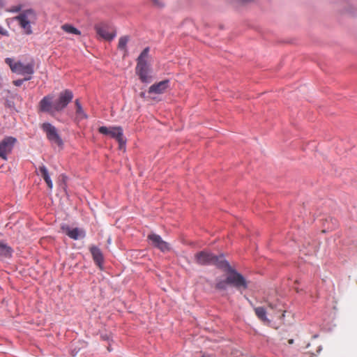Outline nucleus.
I'll use <instances>...</instances> for the list:
<instances>
[{"mask_svg": "<svg viewBox=\"0 0 357 357\" xmlns=\"http://www.w3.org/2000/svg\"><path fill=\"white\" fill-rule=\"evenodd\" d=\"M149 47L144 48L137 59L136 74L143 83H150L152 81L153 70L149 61Z\"/></svg>", "mask_w": 357, "mask_h": 357, "instance_id": "f257e3e1", "label": "nucleus"}, {"mask_svg": "<svg viewBox=\"0 0 357 357\" xmlns=\"http://www.w3.org/2000/svg\"><path fill=\"white\" fill-rule=\"evenodd\" d=\"M13 20L17 22L24 33L31 35L33 33L32 25L36 24L38 15L33 9L29 8L20 12L13 17Z\"/></svg>", "mask_w": 357, "mask_h": 357, "instance_id": "f03ea898", "label": "nucleus"}, {"mask_svg": "<svg viewBox=\"0 0 357 357\" xmlns=\"http://www.w3.org/2000/svg\"><path fill=\"white\" fill-rule=\"evenodd\" d=\"M219 268L229 273L227 277V281L229 282V284L232 285L239 290L247 289L248 284L244 277L231 268L227 260L225 262L219 265Z\"/></svg>", "mask_w": 357, "mask_h": 357, "instance_id": "7ed1b4c3", "label": "nucleus"}, {"mask_svg": "<svg viewBox=\"0 0 357 357\" xmlns=\"http://www.w3.org/2000/svg\"><path fill=\"white\" fill-rule=\"evenodd\" d=\"M195 262L201 266L215 265L219 268V265L225 262L226 260L224 255H215L211 252L206 250L200 251L195 255Z\"/></svg>", "mask_w": 357, "mask_h": 357, "instance_id": "20e7f679", "label": "nucleus"}, {"mask_svg": "<svg viewBox=\"0 0 357 357\" xmlns=\"http://www.w3.org/2000/svg\"><path fill=\"white\" fill-rule=\"evenodd\" d=\"M41 129L46 134L47 139L52 145L62 148L63 142L55 126L50 123H43L41 125Z\"/></svg>", "mask_w": 357, "mask_h": 357, "instance_id": "39448f33", "label": "nucleus"}, {"mask_svg": "<svg viewBox=\"0 0 357 357\" xmlns=\"http://www.w3.org/2000/svg\"><path fill=\"white\" fill-rule=\"evenodd\" d=\"M100 133L104 135L110 136L116 139L119 144V148L121 149L126 145V140L123 138V129L120 126L106 127L101 126L98 128Z\"/></svg>", "mask_w": 357, "mask_h": 357, "instance_id": "423d86ee", "label": "nucleus"}, {"mask_svg": "<svg viewBox=\"0 0 357 357\" xmlns=\"http://www.w3.org/2000/svg\"><path fill=\"white\" fill-rule=\"evenodd\" d=\"M97 34L105 40L111 41L116 36L115 28L108 24H101L95 26Z\"/></svg>", "mask_w": 357, "mask_h": 357, "instance_id": "0eeeda50", "label": "nucleus"}, {"mask_svg": "<svg viewBox=\"0 0 357 357\" xmlns=\"http://www.w3.org/2000/svg\"><path fill=\"white\" fill-rule=\"evenodd\" d=\"M73 94L69 90H65L59 94V98L53 102V109L55 112L63 110L73 100Z\"/></svg>", "mask_w": 357, "mask_h": 357, "instance_id": "6e6552de", "label": "nucleus"}, {"mask_svg": "<svg viewBox=\"0 0 357 357\" xmlns=\"http://www.w3.org/2000/svg\"><path fill=\"white\" fill-rule=\"evenodd\" d=\"M17 139L13 137H6L0 142V157L7 160V155L11 153Z\"/></svg>", "mask_w": 357, "mask_h": 357, "instance_id": "1a4fd4ad", "label": "nucleus"}, {"mask_svg": "<svg viewBox=\"0 0 357 357\" xmlns=\"http://www.w3.org/2000/svg\"><path fill=\"white\" fill-rule=\"evenodd\" d=\"M12 71L18 75H31L34 73V63L32 61L24 64L20 61L15 62L12 67Z\"/></svg>", "mask_w": 357, "mask_h": 357, "instance_id": "9d476101", "label": "nucleus"}, {"mask_svg": "<svg viewBox=\"0 0 357 357\" xmlns=\"http://www.w3.org/2000/svg\"><path fill=\"white\" fill-rule=\"evenodd\" d=\"M147 238L151 242V244L159 249L161 252H165L170 250L169 244L163 241L160 235L151 233L148 235Z\"/></svg>", "mask_w": 357, "mask_h": 357, "instance_id": "9b49d317", "label": "nucleus"}, {"mask_svg": "<svg viewBox=\"0 0 357 357\" xmlns=\"http://www.w3.org/2000/svg\"><path fill=\"white\" fill-rule=\"evenodd\" d=\"M62 229L66 235L74 240L84 238L86 236L84 230L77 227L70 228L69 226H63Z\"/></svg>", "mask_w": 357, "mask_h": 357, "instance_id": "f8f14e48", "label": "nucleus"}, {"mask_svg": "<svg viewBox=\"0 0 357 357\" xmlns=\"http://www.w3.org/2000/svg\"><path fill=\"white\" fill-rule=\"evenodd\" d=\"M169 81L168 79L162 80L151 85L149 87L148 92L149 93L161 94L169 87Z\"/></svg>", "mask_w": 357, "mask_h": 357, "instance_id": "ddd939ff", "label": "nucleus"}, {"mask_svg": "<svg viewBox=\"0 0 357 357\" xmlns=\"http://www.w3.org/2000/svg\"><path fill=\"white\" fill-rule=\"evenodd\" d=\"M40 110L53 114L55 111L53 109L52 96H45L40 102Z\"/></svg>", "mask_w": 357, "mask_h": 357, "instance_id": "4468645a", "label": "nucleus"}, {"mask_svg": "<svg viewBox=\"0 0 357 357\" xmlns=\"http://www.w3.org/2000/svg\"><path fill=\"white\" fill-rule=\"evenodd\" d=\"M37 170H38L37 174L38 175H40L43 178V179L45 180V183H47L48 188L50 189H52L53 187V183L50 178V174H49L47 167L44 165H42L39 166V167L37 169Z\"/></svg>", "mask_w": 357, "mask_h": 357, "instance_id": "2eb2a0df", "label": "nucleus"}, {"mask_svg": "<svg viewBox=\"0 0 357 357\" xmlns=\"http://www.w3.org/2000/svg\"><path fill=\"white\" fill-rule=\"evenodd\" d=\"M90 250L94 261L98 266H100L103 262V256L102 252L96 246L91 247Z\"/></svg>", "mask_w": 357, "mask_h": 357, "instance_id": "dca6fc26", "label": "nucleus"}, {"mask_svg": "<svg viewBox=\"0 0 357 357\" xmlns=\"http://www.w3.org/2000/svg\"><path fill=\"white\" fill-rule=\"evenodd\" d=\"M129 40L130 37L128 36H121L119 40L118 49L123 52V56H126L128 54L127 44Z\"/></svg>", "mask_w": 357, "mask_h": 357, "instance_id": "f3484780", "label": "nucleus"}, {"mask_svg": "<svg viewBox=\"0 0 357 357\" xmlns=\"http://www.w3.org/2000/svg\"><path fill=\"white\" fill-rule=\"evenodd\" d=\"M257 317L264 323H270V320L266 317V311L263 307H257L255 308Z\"/></svg>", "mask_w": 357, "mask_h": 357, "instance_id": "a211bd4d", "label": "nucleus"}, {"mask_svg": "<svg viewBox=\"0 0 357 357\" xmlns=\"http://www.w3.org/2000/svg\"><path fill=\"white\" fill-rule=\"evenodd\" d=\"M75 106H76V117L79 120H82L84 119H87L88 116L84 111L79 100H75Z\"/></svg>", "mask_w": 357, "mask_h": 357, "instance_id": "6ab92c4d", "label": "nucleus"}, {"mask_svg": "<svg viewBox=\"0 0 357 357\" xmlns=\"http://www.w3.org/2000/svg\"><path fill=\"white\" fill-rule=\"evenodd\" d=\"M12 249L6 243L0 241V255L3 257H10Z\"/></svg>", "mask_w": 357, "mask_h": 357, "instance_id": "aec40b11", "label": "nucleus"}, {"mask_svg": "<svg viewBox=\"0 0 357 357\" xmlns=\"http://www.w3.org/2000/svg\"><path fill=\"white\" fill-rule=\"evenodd\" d=\"M265 302L267 303V305L271 309L277 310L279 311L282 310V305L278 300L273 301L271 299V298H267Z\"/></svg>", "mask_w": 357, "mask_h": 357, "instance_id": "412c9836", "label": "nucleus"}, {"mask_svg": "<svg viewBox=\"0 0 357 357\" xmlns=\"http://www.w3.org/2000/svg\"><path fill=\"white\" fill-rule=\"evenodd\" d=\"M61 28L63 31L75 35H79L81 33L77 29L70 24H63Z\"/></svg>", "mask_w": 357, "mask_h": 357, "instance_id": "4be33fe9", "label": "nucleus"}, {"mask_svg": "<svg viewBox=\"0 0 357 357\" xmlns=\"http://www.w3.org/2000/svg\"><path fill=\"white\" fill-rule=\"evenodd\" d=\"M227 284L229 282L227 281V278L225 280L216 279V284L215 287L220 290H225L227 289Z\"/></svg>", "mask_w": 357, "mask_h": 357, "instance_id": "5701e85b", "label": "nucleus"}, {"mask_svg": "<svg viewBox=\"0 0 357 357\" xmlns=\"http://www.w3.org/2000/svg\"><path fill=\"white\" fill-rule=\"evenodd\" d=\"M21 10H22V6L16 5V6H13L11 7H10L9 8H8L7 11L14 13H20V12H22Z\"/></svg>", "mask_w": 357, "mask_h": 357, "instance_id": "b1692460", "label": "nucleus"}, {"mask_svg": "<svg viewBox=\"0 0 357 357\" xmlns=\"http://www.w3.org/2000/svg\"><path fill=\"white\" fill-rule=\"evenodd\" d=\"M0 35L8 36L9 33L8 31L6 29H4L1 25H0Z\"/></svg>", "mask_w": 357, "mask_h": 357, "instance_id": "393cba45", "label": "nucleus"}, {"mask_svg": "<svg viewBox=\"0 0 357 357\" xmlns=\"http://www.w3.org/2000/svg\"><path fill=\"white\" fill-rule=\"evenodd\" d=\"M6 63L10 66V69L12 70V67L14 66L13 60L10 58L6 59Z\"/></svg>", "mask_w": 357, "mask_h": 357, "instance_id": "a878e982", "label": "nucleus"}, {"mask_svg": "<svg viewBox=\"0 0 357 357\" xmlns=\"http://www.w3.org/2000/svg\"><path fill=\"white\" fill-rule=\"evenodd\" d=\"M24 81L23 79H17V80L13 81V84L16 86H20L24 83Z\"/></svg>", "mask_w": 357, "mask_h": 357, "instance_id": "bb28decb", "label": "nucleus"}, {"mask_svg": "<svg viewBox=\"0 0 357 357\" xmlns=\"http://www.w3.org/2000/svg\"><path fill=\"white\" fill-rule=\"evenodd\" d=\"M101 337H102V338L103 340H109V336H108L107 334H105V335H101Z\"/></svg>", "mask_w": 357, "mask_h": 357, "instance_id": "cd10ccee", "label": "nucleus"}, {"mask_svg": "<svg viewBox=\"0 0 357 357\" xmlns=\"http://www.w3.org/2000/svg\"><path fill=\"white\" fill-rule=\"evenodd\" d=\"M153 3L155 6H160V4L159 3V1H158V0H153Z\"/></svg>", "mask_w": 357, "mask_h": 357, "instance_id": "c85d7f7f", "label": "nucleus"}, {"mask_svg": "<svg viewBox=\"0 0 357 357\" xmlns=\"http://www.w3.org/2000/svg\"><path fill=\"white\" fill-rule=\"evenodd\" d=\"M31 79V76L29 75L27 77H25L23 79H24V81H28V80H30Z\"/></svg>", "mask_w": 357, "mask_h": 357, "instance_id": "c756f323", "label": "nucleus"}, {"mask_svg": "<svg viewBox=\"0 0 357 357\" xmlns=\"http://www.w3.org/2000/svg\"><path fill=\"white\" fill-rule=\"evenodd\" d=\"M139 96H140V97L144 98L146 96L145 92H141Z\"/></svg>", "mask_w": 357, "mask_h": 357, "instance_id": "7c9ffc66", "label": "nucleus"}, {"mask_svg": "<svg viewBox=\"0 0 357 357\" xmlns=\"http://www.w3.org/2000/svg\"><path fill=\"white\" fill-rule=\"evenodd\" d=\"M4 4L3 0H0V6H3Z\"/></svg>", "mask_w": 357, "mask_h": 357, "instance_id": "2f4dec72", "label": "nucleus"}, {"mask_svg": "<svg viewBox=\"0 0 357 357\" xmlns=\"http://www.w3.org/2000/svg\"><path fill=\"white\" fill-rule=\"evenodd\" d=\"M293 342H294V340L293 339H291V340H289V344H293Z\"/></svg>", "mask_w": 357, "mask_h": 357, "instance_id": "473e14b6", "label": "nucleus"}, {"mask_svg": "<svg viewBox=\"0 0 357 357\" xmlns=\"http://www.w3.org/2000/svg\"><path fill=\"white\" fill-rule=\"evenodd\" d=\"M107 349H108V351H109L112 350V349H111V348H110V346H108V347H107Z\"/></svg>", "mask_w": 357, "mask_h": 357, "instance_id": "72a5a7b5", "label": "nucleus"}, {"mask_svg": "<svg viewBox=\"0 0 357 357\" xmlns=\"http://www.w3.org/2000/svg\"><path fill=\"white\" fill-rule=\"evenodd\" d=\"M107 241H108L109 243H111V239L109 238Z\"/></svg>", "mask_w": 357, "mask_h": 357, "instance_id": "f704fd0d", "label": "nucleus"}, {"mask_svg": "<svg viewBox=\"0 0 357 357\" xmlns=\"http://www.w3.org/2000/svg\"><path fill=\"white\" fill-rule=\"evenodd\" d=\"M62 177L63 180L66 178L65 176H62Z\"/></svg>", "mask_w": 357, "mask_h": 357, "instance_id": "c9c22d12", "label": "nucleus"}]
</instances>
